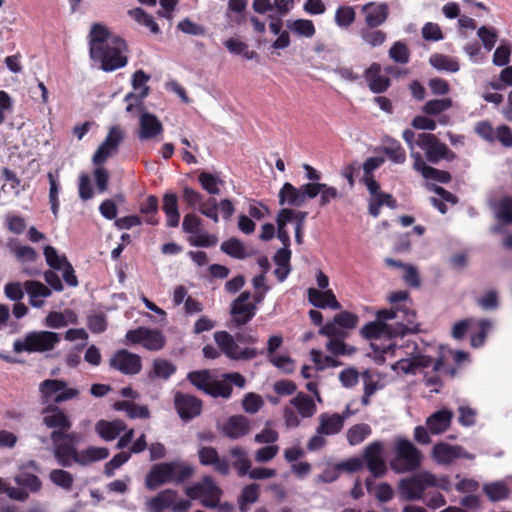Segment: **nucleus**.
I'll return each instance as SVG.
<instances>
[{
	"label": "nucleus",
	"mask_w": 512,
	"mask_h": 512,
	"mask_svg": "<svg viewBox=\"0 0 512 512\" xmlns=\"http://www.w3.org/2000/svg\"><path fill=\"white\" fill-rule=\"evenodd\" d=\"M162 210L167 218L168 227H177L180 221V213L178 209V198L174 193H166L163 196Z\"/></svg>",
	"instance_id": "33"
},
{
	"label": "nucleus",
	"mask_w": 512,
	"mask_h": 512,
	"mask_svg": "<svg viewBox=\"0 0 512 512\" xmlns=\"http://www.w3.org/2000/svg\"><path fill=\"white\" fill-rule=\"evenodd\" d=\"M229 454L233 459L232 466L237 470L238 475L245 476L251 467L246 451L242 447H233L229 450Z\"/></svg>",
	"instance_id": "41"
},
{
	"label": "nucleus",
	"mask_w": 512,
	"mask_h": 512,
	"mask_svg": "<svg viewBox=\"0 0 512 512\" xmlns=\"http://www.w3.org/2000/svg\"><path fill=\"white\" fill-rule=\"evenodd\" d=\"M418 332H420V329H417L416 326H407L402 322L387 324L377 320L367 323L360 330L361 336L367 340L379 339L384 334H387L389 337H403Z\"/></svg>",
	"instance_id": "7"
},
{
	"label": "nucleus",
	"mask_w": 512,
	"mask_h": 512,
	"mask_svg": "<svg viewBox=\"0 0 512 512\" xmlns=\"http://www.w3.org/2000/svg\"><path fill=\"white\" fill-rule=\"evenodd\" d=\"M80 392L62 379H45L39 384L42 424L52 431L71 430L72 420L59 405L78 398Z\"/></svg>",
	"instance_id": "1"
},
{
	"label": "nucleus",
	"mask_w": 512,
	"mask_h": 512,
	"mask_svg": "<svg viewBox=\"0 0 512 512\" xmlns=\"http://www.w3.org/2000/svg\"><path fill=\"white\" fill-rule=\"evenodd\" d=\"M170 464L173 465V468H172L173 471H172V477H171V482H173V483H176V484L183 483L184 481L191 478L194 473L193 467L186 463L179 462V461H172V462H170Z\"/></svg>",
	"instance_id": "52"
},
{
	"label": "nucleus",
	"mask_w": 512,
	"mask_h": 512,
	"mask_svg": "<svg viewBox=\"0 0 512 512\" xmlns=\"http://www.w3.org/2000/svg\"><path fill=\"white\" fill-rule=\"evenodd\" d=\"M330 340L326 344V349L333 355H350L355 349L349 347L343 340V337H329Z\"/></svg>",
	"instance_id": "62"
},
{
	"label": "nucleus",
	"mask_w": 512,
	"mask_h": 512,
	"mask_svg": "<svg viewBox=\"0 0 512 512\" xmlns=\"http://www.w3.org/2000/svg\"><path fill=\"white\" fill-rule=\"evenodd\" d=\"M290 404L302 418H310L317 411L314 400L304 392H298L297 395L290 400Z\"/></svg>",
	"instance_id": "34"
},
{
	"label": "nucleus",
	"mask_w": 512,
	"mask_h": 512,
	"mask_svg": "<svg viewBox=\"0 0 512 512\" xmlns=\"http://www.w3.org/2000/svg\"><path fill=\"white\" fill-rule=\"evenodd\" d=\"M220 248L222 252L233 258L245 259L247 257L243 243L237 238L224 241Z\"/></svg>",
	"instance_id": "49"
},
{
	"label": "nucleus",
	"mask_w": 512,
	"mask_h": 512,
	"mask_svg": "<svg viewBox=\"0 0 512 512\" xmlns=\"http://www.w3.org/2000/svg\"><path fill=\"white\" fill-rule=\"evenodd\" d=\"M221 432L230 439H239L250 432V421L243 415H233L222 425Z\"/></svg>",
	"instance_id": "23"
},
{
	"label": "nucleus",
	"mask_w": 512,
	"mask_h": 512,
	"mask_svg": "<svg viewBox=\"0 0 512 512\" xmlns=\"http://www.w3.org/2000/svg\"><path fill=\"white\" fill-rule=\"evenodd\" d=\"M204 482L208 483V490L206 494L203 495L201 504L207 508H216L219 503L221 490L218 486L214 484L213 480L210 477H205Z\"/></svg>",
	"instance_id": "53"
},
{
	"label": "nucleus",
	"mask_w": 512,
	"mask_h": 512,
	"mask_svg": "<svg viewBox=\"0 0 512 512\" xmlns=\"http://www.w3.org/2000/svg\"><path fill=\"white\" fill-rule=\"evenodd\" d=\"M225 47L230 53L235 55L242 54L245 59L252 60L258 57V54L253 50H248V45L236 38H229L224 42Z\"/></svg>",
	"instance_id": "47"
},
{
	"label": "nucleus",
	"mask_w": 512,
	"mask_h": 512,
	"mask_svg": "<svg viewBox=\"0 0 512 512\" xmlns=\"http://www.w3.org/2000/svg\"><path fill=\"white\" fill-rule=\"evenodd\" d=\"M430 65L437 69L451 73H455L460 69V65L456 59L451 56L435 53L429 58Z\"/></svg>",
	"instance_id": "40"
},
{
	"label": "nucleus",
	"mask_w": 512,
	"mask_h": 512,
	"mask_svg": "<svg viewBox=\"0 0 512 512\" xmlns=\"http://www.w3.org/2000/svg\"><path fill=\"white\" fill-rule=\"evenodd\" d=\"M308 301L316 308L326 309L330 308L338 310L341 308V304L336 299L332 290L320 291L316 288H309Z\"/></svg>",
	"instance_id": "26"
},
{
	"label": "nucleus",
	"mask_w": 512,
	"mask_h": 512,
	"mask_svg": "<svg viewBox=\"0 0 512 512\" xmlns=\"http://www.w3.org/2000/svg\"><path fill=\"white\" fill-rule=\"evenodd\" d=\"M411 158L413 159V169L421 173L423 178L444 184L451 181L452 176L448 171L427 165L420 152H412Z\"/></svg>",
	"instance_id": "20"
},
{
	"label": "nucleus",
	"mask_w": 512,
	"mask_h": 512,
	"mask_svg": "<svg viewBox=\"0 0 512 512\" xmlns=\"http://www.w3.org/2000/svg\"><path fill=\"white\" fill-rule=\"evenodd\" d=\"M366 187L370 194L368 199V212L373 217H378L382 206L391 209L397 207V201L390 193L381 191L380 184L375 179H367Z\"/></svg>",
	"instance_id": "13"
},
{
	"label": "nucleus",
	"mask_w": 512,
	"mask_h": 512,
	"mask_svg": "<svg viewBox=\"0 0 512 512\" xmlns=\"http://www.w3.org/2000/svg\"><path fill=\"white\" fill-rule=\"evenodd\" d=\"M191 502L186 499H178L177 491L165 489L160 491L148 502L150 512H163L165 509H171L173 512H183L189 509Z\"/></svg>",
	"instance_id": "9"
},
{
	"label": "nucleus",
	"mask_w": 512,
	"mask_h": 512,
	"mask_svg": "<svg viewBox=\"0 0 512 512\" xmlns=\"http://www.w3.org/2000/svg\"><path fill=\"white\" fill-rule=\"evenodd\" d=\"M483 492L492 502L505 500L510 495V489L503 481H497L483 486Z\"/></svg>",
	"instance_id": "42"
},
{
	"label": "nucleus",
	"mask_w": 512,
	"mask_h": 512,
	"mask_svg": "<svg viewBox=\"0 0 512 512\" xmlns=\"http://www.w3.org/2000/svg\"><path fill=\"white\" fill-rule=\"evenodd\" d=\"M356 12L351 6H340L335 13V22L341 28H348L355 21Z\"/></svg>",
	"instance_id": "58"
},
{
	"label": "nucleus",
	"mask_w": 512,
	"mask_h": 512,
	"mask_svg": "<svg viewBox=\"0 0 512 512\" xmlns=\"http://www.w3.org/2000/svg\"><path fill=\"white\" fill-rule=\"evenodd\" d=\"M452 419L453 412L444 408L432 413L426 420V426L431 434H442L450 427Z\"/></svg>",
	"instance_id": "28"
},
{
	"label": "nucleus",
	"mask_w": 512,
	"mask_h": 512,
	"mask_svg": "<svg viewBox=\"0 0 512 512\" xmlns=\"http://www.w3.org/2000/svg\"><path fill=\"white\" fill-rule=\"evenodd\" d=\"M150 80V76L146 74L143 70H137L132 77V86L134 89H138L143 86L142 91L139 95H135L134 93L130 92L125 96V101L129 102L132 99L141 101L143 98L148 96L149 94V87L145 86V83Z\"/></svg>",
	"instance_id": "38"
},
{
	"label": "nucleus",
	"mask_w": 512,
	"mask_h": 512,
	"mask_svg": "<svg viewBox=\"0 0 512 512\" xmlns=\"http://www.w3.org/2000/svg\"><path fill=\"white\" fill-rule=\"evenodd\" d=\"M416 145L424 152L425 159L432 164H437L442 160L452 162L457 158V155L432 133H419Z\"/></svg>",
	"instance_id": "6"
},
{
	"label": "nucleus",
	"mask_w": 512,
	"mask_h": 512,
	"mask_svg": "<svg viewBox=\"0 0 512 512\" xmlns=\"http://www.w3.org/2000/svg\"><path fill=\"white\" fill-rule=\"evenodd\" d=\"M361 12L364 14L365 26L378 28L387 21L390 8L386 2H368L361 7Z\"/></svg>",
	"instance_id": "18"
},
{
	"label": "nucleus",
	"mask_w": 512,
	"mask_h": 512,
	"mask_svg": "<svg viewBox=\"0 0 512 512\" xmlns=\"http://www.w3.org/2000/svg\"><path fill=\"white\" fill-rule=\"evenodd\" d=\"M343 417L340 414L322 413L319 416V426L316 431L318 434L335 435L343 429Z\"/></svg>",
	"instance_id": "30"
},
{
	"label": "nucleus",
	"mask_w": 512,
	"mask_h": 512,
	"mask_svg": "<svg viewBox=\"0 0 512 512\" xmlns=\"http://www.w3.org/2000/svg\"><path fill=\"white\" fill-rule=\"evenodd\" d=\"M377 321L385 322L387 320L398 319V322L404 323L407 326H416L420 329V324L415 322L416 312L407 307L403 306H392L390 309H382L376 313Z\"/></svg>",
	"instance_id": "19"
},
{
	"label": "nucleus",
	"mask_w": 512,
	"mask_h": 512,
	"mask_svg": "<svg viewBox=\"0 0 512 512\" xmlns=\"http://www.w3.org/2000/svg\"><path fill=\"white\" fill-rule=\"evenodd\" d=\"M251 293L243 291L231 304V320L228 324L229 328L240 327L250 322L256 315L257 307L254 303L249 302Z\"/></svg>",
	"instance_id": "11"
},
{
	"label": "nucleus",
	"mask_w": 512,
	"mask_h": 512,
	"mask_svg": "<svg viewBox=\"0 0 512 512\" xmlns=\"http://www.w3.org/2000/svg\"><path fill=\"white\" fill-rule=\"evenodd\" d=\"M44 256L47 264L55 270H61L63 265L68 261L65 255L60 256L57 250L50 245L44 248Z\"/></svg>",
	"instance_id": "64"
},
{
	"label": "nucleus",
	"mask_w": 512,
	"mask_h": 512,
	"mask_svg": "<svg viewBox=\"0 0 512 512\" xmlns=\"http://www.w3.org/2000/svg\"><path fill=\"white\" fill-rule=\"evenodd\" d=\"M89 56L100 63L105 72L123 68L128 63L125 53L128 51L126 41L119 36H110L108 28L101 23H94L89 33Z\"/></svg>",
	"instance_id": "2"
},
{
	"label": "nucleus",
	"mask_w": 512,
	"mask_h": 512,
	"mask_svg": "<svg viewBox=\"0 0 512 512\" xmlns=\"http://www.w3.org/2000/svg\"><path fill=\"white\" fill-rule=\"evenodd\" d=\"M173 465L170 462L155 464L146 476V487L155 490L161 485L171 482Z\"/></svg>",
	"instance_id": "22"
},
{
	"label": "nucleus",
	"mask_w": 512,
	"mask_h": 512,
	"mask_svg": "<svg viewBox=\"0 0 512 512\" xmlns=\"http://www.w3.org/2000/svg\"><path fill=\"white\" fill-rule=\"evenodd\" d=\"M60 341L59 334L51 331H33L25 335L20 340H16L13 344V350L16 353L21 352H46L52 350Z\"/></svg>",
	"instance_id": "5"
},
{
	"label": "nucleus",
	"mask_w": 512,
	"mask_h": 512,
	"mask_svg": "<svg viewBox=\"0 0 512 512\" xmlns=\"http://www.w3.org/2000/svg\"><path fill=\"white\" fill-rule=\"evenodd\" d=\"M14 481L17 485L31 493H38L42 489V481L39 477L26 471H21L17 476H15Z\"/></svg>",
	"instance_id": "44"
},
{
	"label": "nucleus",
	"mask_w": 512,
	"mask_h": 512,
	"mask_svg": "<svg viewBox=\"0 0 512 512\" xmlns=\"http://www.w3.org/2000/svg\"><path fill=\"white\" fill-rule=\"evenodd\" d=\"M187 379L197 389L206 393L209 384L212 380V376L208 370H200L189 372L187 375Z\"/></svg>",
	"instance_id": "55"
},
{
	"label": "nucleus",
	"mask_w": 512,
	"mask_h": 512,
	"mask_svg": "<svg viewBox=\"0 0 512 512\" xmlns=\"http://www.w3.org/2000/svg\"><path fill=\"white\" fill-rule=\"evenodd\" d=\"M125 428L126 426L121 420H99L95 425V431L105 441L114 440Z\"/></svg>",
	"instance_id": "32"
},
{
	"label": "nucleus",
	"mask_w": 512,
	"mask_h": 512,
	"mask_svg": "<svg viewBox=\"0 0 512 512\" xmlns=\"http://www.w3.org/2000/svg\"><path fill=\"white\" fill-rule=\"evenodd\" d=\"M128 14L136 22L149 28L152 33L158 34L160 32L158 24L155 22L153 17L149 15L144 9L137 7L129 10Z\"/></svg>",
	"instance_id": "48"
},
{
	"label": "nucleus",
	"mask_w": 512,
	"mask_h": 512,
	"mask_svg": "<svg viewBox=\"0 0 512 512\" xmlns=\"http://www.w3.org/2000/svg\"><path fill=\"white\" fill-rule=\"evenodd\" d=\"M47 178L49 180L50 189H49V203L51 205V211L54 216H57L59 211V190L60 185L55 177V175L52 172H48Z\"/></svg>",
	"instance_id": "60"
},
{
	"label": "nucleus",
	"mask_w": 512,
	"mask_h": 512,
	"mask_svg": "<svg viewBox=\"0 0 512 512\" xmlns=\"http://www.w3.org/2000/svg\"><path fill=\"white\" fill-rule=\"evenodd\" d=\"M198 181L201 187L210 195H218L220 193L219 185L223 184L218 176L206 171L199 173Z\"/></svg>",
	"instance_id": "45"
},
{
	"label": "nucleus",
	"mask_w": 512,
	"mask_h": 512,
	"mask_svg": "<svg viewBox=\"0 0 512 512\" xmlns=\"http://www.w3.org/2000/svg\"><path fill=\"white\" fill-rule=\"evenodd\" d=\"M24 289L29 295V303L36 308H40L44 304L41 298L50 297L52 294L51 290L46 285L35 280L25 281Z\"/></svg>",
	"instance_id": "29"
},
{
	"label": "nucleus",
	"mask_w": 512,
	"mask_h": 512,
	"mask_svg": "<svg viewBox=\"0 0 512 512\" xmlns=\"http://www.w3.org/2000/svg\"><path fill=\"white\" fill-rule=\"evenodd\" d=\"M435 485V475L430 472H422L420 474L401 479L399 481L398 490L405 500L413 501L421 499L426 488L433 487Z\"/></svg>",
	"instance_id": "8"
},
{
	"label": "nucleus",
	"mask_w": 512,
	"mask_h": 512,
	"mask_svg": "<svg viewBox=\"0 0 512 512\" xmlns=\"http://www.w3.org/2000/svg\"><path fill=\"white\" fill-rule=\"evenodd\" d=\"M359 317L349 311H341L337 313L332 321L322 325L319 334L327 337H345L344 329L352 330L357 327Z\"/></svg>",
	"instance_id": "12"
},
{
	"label": "nucleus",
	"mask_w": 512,
	"mask_h": 512,
	"mask_svg": "<svg viewBox=\"0 0 512 512\" xmlns=\"http://www.w3.org/2000/svg\"><path fill=\"white\" fill-rule=\"evenodd\" d=\"M176 372V366L165 359H155L150 377L167 380Z\"/></svg>",
	"instance_id": "50"
},
{
	"label": "nucleus",
	"mask_w": 512,
	"mask_h": 512,
	"mask_svg": "<svg viewBox=\"0 0 512 512\" xmlns=\"http://www.w3.org/2000/svg\"><path fill=\"white\" fill-rule=\"evenodd\" d=\"M383 143V153L390 161L396 164L405 163L407 158L406 151L398 140L386 137Z\"/></svg>",
	"instance_id": "36"
},
{
	"label": "nucleus",
	"mask_w": 512,
	"mask_h": 512,
	"mask_svg": "<svg viewBox=\"0 0 512 512\" xmlns=\"http://www.w3.org/2000/svg\"><path fill=\"white\" fill-rule=\"evenodd\" d=\"M124 140V133L120 126H112L105 138V140L102 142V145H104L106 148H108L113 153H116L118 151L119 145Z\"/></svg>",
	"instance_id": "57"
},
{
	"label": "nucleus",
	"mask_w": 512,
	"mask_h": 512,
	"mask_svg": "<svg viewBox=\"0 0 512 512\" xmlns=\"http://www.w3.org/2000/svg\"><path fill=\"white\" fill-rule=\"evenodd\" d=\"M109 456V450L104 447H88L81 453L80 464H87L94 461L106 459Z\"/></svg>",
	"instance_id": "59"
},
{
	"label": "nucleus",
	"mask_w": 512,
	"mask_h": 512,
	"mask_svg": "<svg viewBox=\"0 0 512 512\" xmlns=\"http://www.w3.org/2000/svg\"><path fill=\"white\" fill-rule=\"evenodd\" d=\"M54 456L63 467H69L72 462L80 463V457L76 448L71 443L57 442L54 444Z\"/></svg>",
	"instance_id": "31"
},
{
	"label": "nucleus",
	"mask_w": 512,
	"mask_h": 512,
	"mask_svg": "<svg viewBox=\"0 0 512 512\" xmlns=\"http://www.w3.org/2000/svg\"><path fill=\"white\" fill-rule=\"evenodd\" d=\"M394 453L395 457L391 460L390 466L396 473L412 472L421 465V452L406 438L396 439Z\"/></svg>",
	"instance_id": "4"
},
{
	"label": "nucleus",
	"mask_w": 512,
	"mask_h": 512,
	"mask_svg": "<svg viewBox=\"0 0 512 512\" xmlns=\"http://www.w3.org/2000/svg\"><path fill=\"white\" fill-rule=\"evenodd\" d=\"M371 427L366 423L356 424L350 427L346 437L350 445H358L362 443L370 434Z\"/></svg>",
	"instance_id": "46"
},
{
	"label": "nucleus",
	"mask_w": 512,
	"mask_h": 512,
	"mask_svg": "<svg viewBox=\"0 0 512 512\" xmlns=\"http://www.w3.org/2000/svg\"><path fill=\"white\" fill-rule=\"evenodd\" d=\"M158 208V198L155 195H149L146 200L140 204L139 211L147 216L145 219L147 224L154 226L159 223L157 216Z\"/></svg>",
	"instance_id": "43"
},
{
	"label": "nucleus",
	"mask_w": 512,
	"mask_h": 512,
	"mask_svg": "<svg viewBox=\"0 0 512 512\" xmlns=\"http://www.w3.org/2000/svg\"><path fill=\"white\" fill-rule=\"evenodd\" d=\"M288 27L298 35L311 38L315 35V26L311 20L297 19L288 24Z\"/></svg>",
	"instance_id": "61"
},
{
	"label": "nucleus",
	"mask_w": 512,
	"mask_h": 512,
	"mask_svg": "<svg viewBox=\"0 0 512 512\" xmlns=\"http://www.w3.org/2000/svg\"><path fill=\"white\" fill-rule=\"evenodd\" d=\"M232 391V386L225 379L221 381L212 378L206 394L214 398L222 397L228 399L231 397Z\"/></svg>",
	"instance_id": "51"
},
{
	"label": "nucleus",
	"mask_w": 512,
	"mask_h": 512,
	"mask_svg": "<svg viewBox=\"0 0 512 512\" xmlns=\"http://www.w3.org/2000/svg\"><path fill=\"white\" fill-rule=\"evenodd\" d=\"M452 107L451 98L432 99L425 103L422 111L427 115H438Z\"/></svg>",
	"instance_id": "56"
},
{
	"label": "nucleus",
	"mask_w": 512,
	"mask_h": 512,
	"mask_svg": "<svg viewBox=\"0 0 512 512\" xmlns=\"http://www.w3.org/2000/svg\"><path fill=\"white\" fill-rule=\"evenodd\" d=\"M199 462L203 466H213L220 475L226 476L230 472V464L224 457H220L216 448L203 446L198 450Z\"/></svg>",
	"instance_id": "21"
},
{
	"label": "nucleus",
	"mask_w": 512,
	"mask_h": 512,
	"mask_svg": "<svg viewBox=\"0 0 512 512\" xmlns=\"http://www.w3.org/2000/svg\"><path fill=\"white\" fill-rule=\"evenodd\" d=\"M279 204L300 207L304 204L301 188H296L289 182L283 184L278 194Z\"/></svg>",
	"instance_id": "35"
},
{
	"label": "nucleus",
	"mask_w": 512,
	"mask_h": 512,
	"mask_svg": "<svg viewBox=\"0 0 512 512\" xmlns=\"http://www.w3.org/2000/svg\"><path fill=\"white\" fill-rule=\"evenodd\" d=\"M139 133L140 140L152 139L163 132V125L160 120L151 113L143 112L139 119Z\"/></svg>",
	"instance_id": "25"
},
{
	"label": "nucleus",
	"mask_w": 512,
	"mask_h": 512,
	"mask_svg": "<svg viewBox=\"0 0 512 512\" xmlns=\"http://www.w3.org/2000/svg\"><path fill=\"white\" fill-rule=\"evenodd\" d=\"M125 337L129 343L142 344L149 351L161 350L166 344L165 336L161 331L147 327L128 330Z\"/></svg>",
	"instance_id": "10"
},
{
	"label": "nucleus",
	"mask_w": 512,
	"mask_h": 512,
	"mask_svg": "<svg viewBox=\"0 0 512 512\" xmlns=\"http://www.w3.org/2000/svg\"><path fill=\"white\" fill-rule=\"evenodd\" d=\"M110 366L123 374L135 375L141 371V357L126 349H121L110 359Z\"/></svg>",
	"instance_id": "17"
},
{
	"label": "nucleus",
	"mask_w": 512,
	"mask_h": 512,
	"mask_svg": "<svg viewBox=\"0 0 512 512\" xmlns=\"http://www.w3.org/2000/svg\"><path fill=\"white\" fill-rule=\"evenodd\" d=\"M433 359L426 355H416L410 359L404 358L392 365V369L403 374H415L420 368H428L432 365Z\"/></svg>",
	"instance_id": "27"
},
{
	"label": "nucleus",
	"mask_w": 512,
	"mask_h": 512,
	"mask_svg": "<svg viewBox=\"0 0 512 512\" xmlns=\"http://www.w3.org/2000/svg\"><path fill=\"white\" fill-rule=\"evenodd\" d=\"M364 77L369 89L375 94L385 92L390 86V79L381 74V65L379 63H372L365 70Z\"/></svg>",
	"instance_id": "24"
},
{
	"label": "nucleus",
	"mask_w": 512,
	"mask_h": 512,
	"mask_svg": "<svg viewBox=\"0 0 512 512\" xmlns=\"http://www.w3.org/2000/svg\"><path fill=\"white\" fill-rule=\"evenodd\" d=\"M214 340L219 350L229 359L235 361H248L257 357L258 351L255 348L244 347L240 344H255L258 342L257 335L251 330H243L231 335L227 331L214 333Z\"/></svg>",
	"instance_id": "3"
},
{
	"label": "nucleus",
	"mask_w": 512,
	"mask_h": 512,
	"mask_svg": "<svg viewBox=\"0 0 512 512\" xmlns=\"http://www.w3.org/2000/svg\"><path fill=\"white\" fill-rule=\"evenodd\" d=\"M389 56L397 63L406 64L409 62L410 52L405 43L397 41L389 49Z\"/></svg>",
	"instance_id": "63"
},
{
	"label": "nucleus",
	"mask_w": 512,
	"mask_h": 512,
	"mask_svg": "<svg viewBox=\"0 0 512 512\" xmlns=\"http://www.w3.org/2000/svg\"><path fill=\"white\" fill-rule=\"evenodd\" d=\"M49 478L53 484L64 490L70 491L74 483L73 475L63 469H54L50 472Z\"/></svg>",
	"instance_id": "54"
},
{
	"label": "nucleus",
	"mask_w": 512,
	"mask_h": 512,
	"mask_svg": "<svg viewBox=\"0 0 512 512\" xmlns=\"http://www.w3.org/2000/svg\"><path fill=\"white\" fill-rule=\"evenodd\" d=\"M363 460L373 478L383 477L387 472V466L383 458V444L380 441L371 442L363 452Z\"/></svg>",
	"instance_id": "14"
},
{
	"label": "nucleus",
	"mask_w": 512,
	"mask_h": 512,
	"mask_svg": "<svg viewBox=\"0 0 512 512\" xmlns=\"http://www.w3.org/2000/svg\"><path fill=\"white\" fill-rule=\"evenodd\" d=\"M365 486L369 494H373L380 502H388L393 498L394 492L392 487L387 483L376 485L373 478L367 477Z\"/></svg>",
	"instance_id": "39"
},
{
	"label": "nucleus",
	"mask_w": 512,
	"mask_h": 512,
	"mask_svg": "<svg viewBox=\"0 0 512 512\" xmlns=\"http://www.w3.org/2000/svg\"><path fill=\"white\" fill-rule=\"evenodd\" d=\"M359 35L363 42L371 48L379 47L385 43L387 34L379 28L364 26L359 30Z\"/></svg>",
	"instance_id": "37"
},
{
	"label": "nucleus",
	"mask_w": 512,
	"mask_h": 512,
	"mask_svg": "<svg viewBox=\"0 0 512 512\" xmlns=\"http://www.w3.org/2000/svg\"><path fill=\"white\" fill-rule=\"evenodd\" d=\"M432 456L433 459L441 465H449L459 458L473 460L475 457L472 453L467 452L462 446L450 445L444 442L434 445Z\"/></svg>",
	"instance_id": "16"
},
{
	"label": "nucleus",
	"mask_w": 512,
	"mask_h": 512,
	"mask_svg": "<svg viewBox=\"0 0 512 512\" xmlns=\"http://www.w3.org/2000/svg\"><path fill=\"white\" fill-rule=\"evenodd\" d=\"M174 406L179 417L184 422L191 421L202 412V401L199 398L180 391L175 393Z\"/></svg>",
	"instance_id": "15"
}]
</instances>
